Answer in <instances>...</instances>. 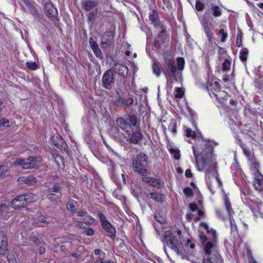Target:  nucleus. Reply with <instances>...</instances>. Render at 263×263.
Wrapping results in <instances>:
<instances>
[{
    "mask_svg": "<svg viewBox=\"0 0 263 263\" xmlns=\"http://www.w3.org/2000/svg\"><path fill=\"white\" fill-rule=\"evenodd\" d=\"M200 226L203 227L208 233L212 235V238L210 239L203 233L199 235L200 240L203 246L204 255L202 262L223 263L219 253L216 231L212 228L210 229L208 224L204 222H201Z\"/></svg>",
    "mask_w": 263,
    "mask_h": 263,
    "instance_id": "1",
    "label": "nucleus"
},
{
    "mask_svg": "<svg viewBox=\"0 0 263 263\" xmlns=\"http://www.w3.org/2000/svg\"><path fill=\"white\" fill-rule=\"evenodd\" d=\"M213 143L211 141H203L200 145V147L198 145L192 147L196 166L199 171H204L213 164Z\"/></svg>",
    "mask_w": 263,
    "mask_h": 263,
    "instance_id": "2",
    "label": "nucleus"
},
{
    "mask_svg": "<svg viewBox=\"0 0 263 263\" xmlns=\"http://www.w3.org/2000/svg\"><path fill=\"white\" fill-rule=\"evenodd\" d=\"M163 73L167 82H170L171 84L173 81L170 79L172 78L175 82H177L181 76V72L177 70L175 60L171 58L164 59Z\"/></svg>",
    "mask_w": 263,
    "mask_h": 263,
    "instance_id": "3",
    "label": "nucleus"
},
{
    "mask_svg": "<svg viewBox=\"0 0 263 263\" xmlns=\"http://www.w3.org/2000/svg\"><path fill=\"white\" fill-rule=\"evenodd\" d=\"M147 160V157L144 153L141 152L138 154L136 159L133 160V170L141 176H147L148 172L143 164Z\"/></svg>",
    "mask_w": 263,
    "mask_h": 263,
    "instance_id": "4",
    "label": "nucleus"
},
{
    "mask_svg": "<svg viewBox=\"0 0 263 263\" xmlns=\"http://www.w3.org/2000/svg\"><path fill=\"white\" fill-rule=\"evenodd\" d=\"M164 241L166 243L167 246L171 249L174 250L178 255H182V252L179 249L180 244L177 239V237L173 235L170 231L164 232L163 234Z\"/></svg>",
    "mask_w": 263,
    "mask_h": 263,
    "instance_id": "5",
    "label": "nucleus"
},
{
    "mask_svg": "<svg viewBox=\"0 0 263 263\" xmlns=\"http://www.w3.org/2000/svg\"><path fill=\"white\" fill-rule=\"evenodd\" d=\"M98 216L100 219L102 228L108 233V236L114 238L116 235V230L114 227L107 220L105 216L99 212Z\"/></svg>",
    "mask_w": 263,
    "mask_h": 263,
    "instance_id": "6",
    "label": "nucleus"
},
{
    "mask_svg": "<svg viewBox=\"0 0 263 263\" xmlns=\"http://www.w3.org/2000/svg\"><path fill=\"white\" fill-rule=\"evenodd\" d=\"M31 195L28 194L19 195L12 200L11 206L14 209L24 207L32 201V199L31 198Z\"/></svg>",
    "mask_w": 263,
    "mask_h": 263,
    "instance_id": "7",
    "label": "nucleus"
},
{
    "mask_svg": "<svg viewBox=\"0 0 263 263\" xmlns=\"http://www.w3.org/2000/svg\"><path fill=\"white\" fill-rule=\"evenodd\" d=\"M114 82L112 70L109 69L105 71L102 78V86L105 88L110 90Z\"/></svg>",
    "mask_w": 263,
    "mask_h": 263,
    "instance_id": "8",
    "label": "nucleus"
},
{
    "mask_svg": "<svg viewBox=\"0 0 263 263\" xmlns=\"http://www.w3.org/2000/svg\"><path fill=\"white\" fill-rule=\"evenodd\" d=\"M114 34L111 31H106L103 34L101 39V48H108L114 42Z\"/></svg>",
    "mask_w": 263,
    "mask_h": 263,
    "instance_id": "9",
    "label": "nucleus"
},
{
    "mask_svg": "<svg viewBox=\"0 0 263 263\" xmlns=\"http://www.w3.org/2000/svg\"><path fill=\"white\" fill-rule=\"evenodd\" d=\"M111 69L114 71L115 73H118L123 78H125L128 76V68L123 64L115 62Z\"/></svg>",
    "mask_w": 263,
    "mask_h": 263,
    "instance_id": "10",
    "label": "nucleus"
},
{
    "mask_svg": "<svg viewBox=\"0 0 263 263\" xmlns=\"http://www.w3.org/2000/svg\"><path fill=\"white\" fill-rule=\"evenodd\" d=\"M134 103L132 98H123L120 96L115 100V104L118 106L123 107L125 108H129Z\"/></svg>",
    "mask_w": 263,
    "mask_h": 263,
    "instance_id": "11",
    "label": "nucleus"
},
{
    "mask_svg": "<svg viewBox=\"0 0 263 263\" xmlns=\"http://www.w3.org/2000/svg\"><path fill=\"white\" fill-rule=\"evenodd\" d=\"M41 159L40 157L30 156L28 159V162L23 163L24 169L34 168L37 167V164L41 162Z\"/></svg>",
    "mask_w": 263,
    "mask_h": 263,
    "instance_id": "12",
    "label": "nucleus"
},
{
    "mask_svg": "<svg viewBox=\"0 0 263 263\" xmlns=\"http://www.w3.org/2000/svg\"><path fill=\"white\" fill-rule=\"evenodd\" d=\"M116 124L119 128L129 135L130 133L129 129L131 128V125L127 120L123 118L119 117L116 119Z\"/></svg>",
    "mask_w": 263,
    "mask_h": 263,
    "instance_id": "13",
    "label": "nucleus"
},
{
    "mask_svg": "<svg viewBox=\"0 0 263 263\" xmlns=\"http://www.w3.org/2000/svg\"><path fill=\"white\" fill-rule=\"evenodd\" d=\"M8 239L6 234L3 232L0 233V254L4 255L7 250Z\"/></svg>",
    "mask_w": 263,
    "mask_h": 263,
    "instance_id": "14",
    "label": "nucleus"
},
{
    "mask_svg": "<svg viewBox=\"0 0 263 263\" xmlns=\"http://www.w3.org/2000/svg\"><path fill=\"white\" fill-rule=\"evenodd\" d=\"M143 138V134L141 130L139 129L131 134L130 137L127 141L132 144H137L138 142L141 140Z\"/></svg>",
    "mask_w": 263,
    "mask_h": 263,
    "instance_id": "15",
    "label": "nucleus"
},
{
    "mask_svg": "<svg viewBox=\"0 0 263 263\" xmlns=\"http://www.w3.org/2000/svg\"><path fill=\"white\" fill-rule=\"evenodd\" d=\"M89 42L96 56L100 59H102L103 55L97 42L92 37L89 38Z\"/></svg>",
    "mask_w": 263,
    "mask_h": 263,
    "instance_id": "16",
    "label": "nucleus"
},
{
    "mask_svg": "<svg viewBox=\"0 0 263 263\" xmlns=\"http://www.w3.org/2000/svg\"><path fill=\"white\" fill-rule=\"evenodd\" d=\"M254 186L256 190L260 192L263 191V176L261 173L255 174Z\"/></svg>",
    "mask_w": 263,
    "mask_h": 263,
    "instance_id": "17",
    "label": "nucleus"
},
{
    "mask_svg": "<svg viewBox=\"0 0 263 263\" xmlns=\"http://www.w3.org/2000/svg\"><path fill=\"white\" fill-rule=\"evenodd\" d=\"M211 176H212V177H214L215 178V179L219 183H221V181L219 177V175L218 174V172L215 167L214 168H212V169L211 171H207L205 174V178L208 184L210 185V182L209 181V180L210 179Z\"/></svg>",
    "mask_w": 263,
    "mask_h": 263,
    "instance_id": "18",
    "label": "nucleus"
},
{
    "mask_svg": "<svg viewBox=\"0 0 263 263\" xmlns=\"http://www.w3.org/2000/svg\"><path fill=\"white\" fill-rule=\"evenodd\" d=\"M52 142L58 148L61 150L65 149L66 144L59 135H54L52 137Z\"/></svg>",
    "mask_w": 263,
    "mask_h": 263,
    "instance_id": "19",
    "label": "nucleus"
},
{
    "mask_svg": "<svg viewBox=\"0 0 263 263\" xmlns=\"http://www.w3.org/2000/svg\"><path fill=\"white\" fill-rule=\"evenodd\" d=\"M149 20L155 27H159L161 25L158 18V14L156 10H153L149 15Z\"/></svg>",
    "mask_w": 263,
    "mask_h": 263,
    "instance_id": "20",
    "label": "nucleus"
},
{
    "mask_svg": "<svg viewBox=\"0 0 263 263\" xmlns=\"http://www.w3.org/2000/svg\"><path fill=\"white\" fill-rule=\"evenodd\" d=\"M98 4L97 1L86 0L83 1L82 3L83 8L85 10L88 11L93 9Z\"/></svg>",
    "mask_w": 263,
    "mask_h": 263,
    "instance_id": "21",
    "label": "nucleus"
},
{
    "mask_svg": "<svg viewBox=\"0 0 263 263\" xmlns=\"http://www.w3.org/2000/svg\"><path fill=\"white\" fill-rule=\"evenodd\" d=\"M45 10L49 17H56L58 15L57 9L50 3L47 4L45 5Z\"/></svg>",
    "mask_w": 263,
    "mask_h": 263,
    "instance_id": "22",
    "label": "nucleus"
},
{
    "mask_svg": "<svg viewBox=\"0 0 263 263\" xmlns=\"http://www.w3.org/2000/svg\"><path fill=\"white\" fill-rule=\"evenodd\" d=\"M147 197H149L155 201L162 203L164 201V196L160 193L155 192H152L147 195Z\"/></svg>",
    "mask_w": 263,
    "mask_h": 263,
    "instance_id": "23",
    "label": "nucleus"
},
{
    "mask_svg": "<svg viewBox=\"0 0 263 263\" xmlns=\"http://www.w3.org/2000/svg\"><path fill=\"white\" fill-rule=\"evenodd\" d=\"M120 128L117 125V126H113L110 128L109 130V134L114 138L119 139L121 138L122 135V133L120 132Z\"/></svg>",
    "mask_w": 263,
    "mask_h": 263,
    "instance_id": "24",
    "label": "nucleus"
},
{
    "mask_svg": "<svg viewBox=\"0 0 263 263\" xmlns=\"http://www.w3.org/2000/svg\"><path fill=\"white\" fill-rule=\"evenodd\" d=\"M250 208L254 213H258L259 214H262L263 213L262 204L260 201H256L253 205H251Z\"/></svg>",
    "mask_w": 263,
    "mask_h": 263,
    "instance_id": "25",
    "label": "nucleus"
},
{
    "mask_svg": "<svg viewBox=\"0 0 263 263\" xmlns=\"http://www.w3.org/2000/svg\"><path fill=\"white\" fill-rule=\"evenodd\" d=\"M18 180L29 185H33L37 181L36 178L32 176L21 177Z\"/></svg>",
    "mask_w": 263,
    "mask_h": 263,
    "instance_id": "26",
    "label": "nucleus"
},
{
    "mask_svg": "<svg viewBox=\"0 0 263 263\" xmlns=\"http://www.w3.org/2000/svg\"><path fill=\"white\" fill-rule=\"evenodd\" d=\"M97 9H96L90 12L88 16V23L90 24V27H92L95 23V20L97 16Z\"/></svg>",
    "mask_w": 263,
    "mask_h": 263,
    "instance_id": "27",
    "label": "nucleus"
},
{
    "mask_svg": "<svg viewBox=\"0 0 263 263\" xmlns=\"http://www.w3.org/2000/svg\"><path fill=\"white\" fill-rule=\"evenodd\" d=\"M153 71L157 77H159L161 73L162 67L158 62H155L152 66Z\"/></svg>",
    "mask_w": 263,
    "mask_h": 263,
    "instance_id": "28",
    "label": "nucleus"
},
{
    "mask_svg": "<svg viewBox=\"0 0 263 263\" xmlns=\"http://www.w3.org/2000/svg\"><path fill=\"white\" fill-rule=\"evenodd\" d=\"M249 161L251 164L252 170L253 171V172L255 173V174L260 173L258 171L259 164L258 162L256 161L255 158H254L252 159V160H251Z\"/></svg>",
    "mask_w": 263,
    "mask_h": 263,
    "instance_id": "29",
    "label": "nucleus"
},
{
    "mask_svg": "<svg viewBox=\"0 0 263 263\" xmlns=\"http://www.w3.org/2000/svg\"><path fill=\"white\" fill-rule=\"evenodd\" d=\"M231 61L229 59H225L222 64V70L223 72H228L230 70Z\"/></svg>",
    "mask_w": 263,
    "mask_h": 263,
    "instance_id": "30",
    "label": "nucleus"
},
{
    "mask_svg": "<svg viewBox=\"0 0 263 263\" xmlns=\"http://www.w3.org/2000/svg\"><path fill=\"white\" fill-rule=\"evenodd\" d=\"M224 205L229 215L230 216L232 214H233V211L231 208V202L228 198L226 197H224Z\"/></svg>",
    "mask_w": 263,
    "mask_h": 263,
    "instance_id": "31",
    "label": "nucleus"
},
{
    "mask_svg": "<svg viewBox=\"0 0 263 263\" xmlns=\"http://www.w3.org/2000/svg\"><path fill=\"white\" fill-rule=\"evenodd\" d=\"M36 220L37 222H36V223L37 224H38V223L48 224L50 222L51 219L49 217H47L44 216H40L37 218Z\"/></svg>",
    "mask_w": 263,
    "mask_h": 263,
    "instance_id": "32",
    "label": "nucleus"
},
{
    "mask_svg": "<svg viewBox=\"0 0 263 263\" xmlns=\"http://www.w3.org/2000/svg\"><path fill=\"white\" fill-rule=\"evenodd\" d=\"M248 50L246 48H243L240 52V59L242 62H245L247 59Z\"/></svg>",
    "mask_w": 263,
    "mask_h": 263,
    "instance_id": "33",
    "label": "nucleus"
},
{
    "mask_svg": "<svg viewBox=\"0 0 263 263\" xmlns=\"http://www.w3.org/2000/svg\"><path fill=\"white\" fill-rule=\"evenodd\" d=\"M128 120L130 123L131 126H135L137 123V118L134 115H129L128 116Z\"/></svg>",
    "mask_w": 263,
    "mask_h": 263,
    "instance_id": "34",
    "label": "nucleus"
},
{
    "mask_svg": "<svg viewBox=\"0 0 263 263\" xmlns=\"http://www.w3.org/2000/svg\"><path fill=\"white\" fill-rule=\"evenodd\" d=\"M177 70L182 71L184 68V60L182 58H179L177 60Z\"/></svg>",
    "mask_w": 263,
    "mask_h": 263,
    "instance_id": "35",
    "label": "nucleus"
},
{
    "mask_svg": "<svg viewBox=\"0 0 263 263\" xmlns=\"http://www.w3.org/2000/svg\"><path fill=\"white\" fill-rule=\"evenodd\" d=\"M242 33L240 30H238L237 37H236V46L237 47H240L242 45Z\"/></svg>",
    "mask_w": 263,
    "mask_h": 263,
    "instance_id": "36",
    "label": "nucleus"
},
{
    "mask_svg": "<svg viewBox=\"0 0 263 263\" xmlns=\"http://www.w3.org/2000/svg\"><path fill=\"white\" fill-rule=\"evenodd\" d=\"M243 152L244 154L247 157L249 161L252 160V159L254 158L253 154L252 153V152L247 147L246 148H243Z\"/></svg>",
    "mask_w": 263,
    "mask_h": 263,
    "instance_id": "37",
    "label": "nucleus"
},
{
    "mask_svg": "<svg viewBox=\"0 0 263 263\" xmlns=\"http://www.w3.org/2000/svg\"><path fill=\"white\" fill-rule=\"evenodd\" d=\"M7 258L9 263H17L16 258L12 253L8 252Z\"/></svg>",
    "mask_w": 263,
    "mask_h": 263,
    "instance_id": "38",
    "label": "nucleus"
},
{
    "mask_svg": "<svg viewBox=\"0 0 263 263\" xmlns=\"http://www.w3.org/2000/svg\"><path fill=\"white\" fill-rule=\"evenodd\" d=\"M162 185V183L160 179L154 178V180L153 181L152 183L153 187L157 189H160Z\"/></svg>",
    "mask_w": 263,
    "mask_h": 263,
    "instance_id": "39",
    "label": "nucleus"
},
{
    "mask_svg": "<svg viewBox=\"0 0 263 263\" xmlns=\"http://www.w3.org/2000/svg\"><path fill=\"white\" fill-rule=\"evenodd\" d=\"M159 27L161 29V31L158 34V36H159V37L162 39V41L163 42L164 41L166 38L165 29L163 28V26L162 25L159 26Z\"/></svg>",
    "mask_w": 263,
    "mask_h": 263,
    "instance_id": "40",
    "label": "nucleus"
},
{
    "mask_svg": "<svg viewBox=\"0 0 263 263\" xmlns=\"http://www.w3.org/2000/svg\"><path fill=\"white\" fill-rule=\"evenodd\" d=\"M212 9L213 11V14L214 16L217 17L221 15V10L218 6H213Z\"/></svg>",
    "mask_w": 263,
    "mask_h": 263,
    "instance_id": "41",
    "label": "nucleus"
},
{
    "mask_svg": "<svg viewBox=\"0 0 263 263\" xmlns=\"http://www.w3.org/2000/svg\"><path fill=\"white\" fill-rule=\"evenodd\" d=\"M62 187L58 185L54 184L53 187H50L48 189V192L49 193L55 192L61 193Z\"/></svg>",
    "mask_w": 263,
    "mask_h": 263,
    "instance_id": "42",
    "label": "nucleus"
},
{
    "mask_svg": "<svg viewBox=\"0 0 263 263\" xmlns=\"http://www.w3.org/2000/svg\"><path fill=\"white\" fill-rule=\"evenodd\" d=\"M195 8L197 11H202L204 8V4L200 0H196Z\"/></svg>",
    "mask_w": 263,
    "mask_h": 263,
    "instance_id": "43",
    "label": "nucleus"
},
{
    "mask_svg": "<svg viewBox=\"0 0 263 263\" xmlns=\"http://www.w3.org/2000/svg\"><path fill=\"white\" fill-rule=\"evenodd\" d=\"M170 152L174 155V158L175 159L178 160L180 159V154H179L180 151L178 149H175V148H172L170 149Z\"/></svg>",
    "mask_w": 263,
    "mask_h": 263,
    "instance_id": "44",
    "label": "nucleus"
},
{
    "mask_svg": "<svg viewBox=\"0 0 263 263\" xmlns=\"http://www.w3.org/2000/svg\"><path fill=\"white\" fill-rule=\"evenodd\" d=\"M183 96V92L181 88H176L175 97L177 98H181Z\"/></svg>",
    "mask_w": 263,
    "mask_h": 263,
    "instance_id": "45",
    "label": "nucleus"
},
{
    "mask_svg": "<svg viewBox=\"0 0 263 263\" xmlns=\"http://www.w3.org/2000/svg\"><path fill=\"white\" fill-rule=\"evenodd\" d=\"M26 65L29 69L32 70H35L37 67V64L34 62H28L26 63Z\"/></svg>",
    "mask_w": 263,
    "mask_h": 263,
    "instance_id": "46",
    "label": "nucleus"
},
{
    "mask_svg": "<svg viewBox=\"0 0 263 263\" xmlns=\"http://www.w3.org/2000/svg\"><path fill=\"white\" fill-rule=\"evenodd\" d=\"M67 209L69 211L72 213H75L76 212V209L73 202H70L67 204Z\"/></svg>",
    "mask_w": 263,
    "mask_h": 263,
    "instance_id": "47",
    "label": "nucleus"
},
{
    "mask_svg": "<svg viewBox=\"0 0 263 263\" xmlns=\"http://www.w3.org/2000/svg\"><path fill=\"white\" fill-rule=\"evenodd\" d=\"M8 172L5 165H0V176L7 175Z\"/></svg>",
    "mask_w": 263,
    "mask_h": 263,
    "instance_id": "48",
    "label": "nucleus"
},
{
    "mask_svg": "<svg viewBox=\"0 0 263 263\" xmlns=\"http://www.w3.org/2000/svg\"><path fill=\"white\" fill-rule=\"evenodd\" d=\"M186 136L187 137L195 138L196 137V133L192 130L191 128L186 129Z\"/></svg>",
    "mask_w": 263,
    "mask_h": 263,
    "instance_id": "49",
    "label": "nucleus"
},
{
    "mask_svg": "<svg viewBox=\"0 0 263 263\" xmlns=\"http://www.w3.org/2000/svg\"><path fill=\"white\" fill-rule=\"evenodd\" d=\"M47 198L48 199L53 201L58 199L59 198V196L56 194L50 193L47 195Z\"/></svg>",
    "mask_w": 263,
    "mask_h": 263,
    "instance_id": "50",
    "label": "nucleus"
},
{
    "mask_svg": "<svg viewBox=\"0 0 263 263\" xmlns=\"http://www.w3.org/2000/svg\"><path fill=\"white\" fill-rule=\"evenodd\" d=\"M183 192L185 195L189 197H191L193 195V191L189 187H185L183 190Z\"/></svg>",
    "mask_w": 263,
    "mask_h": 263,
    "instance_id": "51",
    "label": "nucleus"
},
{
    "mask_svg": "<svg viewBox=\"0 0 263 263\" xmlns=\"http://www.w3.org/2000/svg\"><path fill=\"white\" fill-rule=\"evenodd\" d=\"M168 129L170 131L175 134L177 132L176 124L173 122L171 123L168 126Z\"/></svg>",
    "mask_w": 263,
    "mask_h": 263,
    "instance_id": "52",
    "label": "nucleus"
},
{
    "mask_svg": "<svg viewBox=\"0 0 263 263\" xmlns=\"http://www.w3.org/2000/svg\"><path fill=\"white\" fill-rule=\"evenodd\" d=\"M219 33L222 35V37L221 39V42H224L228 36L227 33L224 32L223 29H220L219 30Z\"/></svg>",
    "mask_w": 263,
    "mask_h": 263,
    "instance_id": "53",
    "label": "nucleus"
},
{
    "mask_svg": "<svg viewBox=\"0 0 263 263\" xmlns=\"http://www.w3.org/2000/svg\"><path fill=\"white\" fill-rule=\"evenodd\" d=\"M246 254H247V256L248 258V259H250L249 261L250 263H251V262L253 261V260H255L252 257V255L251 250L248 248H247Z\"/></svg>",
    "mask_w": 263,
    "mask_h": 263,
    "instance_id": "54",
    "label": "nucleus"
},
{
    "mask_svg": "<svg viewBox=\"0 0 263 263\" xmlns=\"http://www.w3.org/2000/svg\"><path fill=\"white\" fill-rule=\"evenodd\" d=\"M29 240L33 241L35 243V244L37 246L39 245H40L41 243L40 240L39 239L38 237L36 236H33L30 237L29 238Z\"/></svg>",
    "mask_w": 263,
    "mask_h": 263,
    "instance_id": "55",
    "label": "nucleus"
},
{
    "mask_svg": "<svg viewBox=\"0 0 263 263\" xmlns=\"http://www.w3.org/2000/svg\"><path fill=\"white\" fill-rule=\"evenodd\" d=\"M230 224L232 231H237V227L235 220L230 217Z\"/></svg>",
    "mask_w": 263,
    "mask_h": 263,
    "instance_id": "56",
    "label": "nucleus"
},
{
    "mask_svg": "<svg viewBox=\"0 0 263 263\" xmlns=\"http://www.w3.org/2000/svg\"><path fill=\"white\" fill-rule=\"evenodd\" d=\"M86 224V222H82L81 221H78L77 222V226L81 229H85Z\"/></svg>",
    "mask_w": 263,
    "mask_h": 263,
    "instance_id": "57",
    "label": "nucleus"
},
{
    "mask_svg": "<svg viewBox=\"0 0 263 263\" xmlns=\"http://www.w3.org/2000/svg\"><path fill=\"white\" fill-rule=\"evenodd\" d=\"M204 32L206 33L209 40H211L213 35V33L211 30V28L205 30Z\"/></svg>",
    "mask_w": 263,
    "mask_h": 263,
    "instance_id": "58",
    "label": "nucleus"
},
{
    "mask_svg": "<svg viewBox=\"0 0 263 263\" xmlns=\"http://www.w3.org/2000/svg\"><path fill=\"white\" fill-rule=\"evenodd\" d=\"M85 232L86 234L88 236L92 235L95 232L93 229L89 227H87L85 228Z\"/></svg>",
    "mask_w": 263,
    "mask_h": 263,
    "instance_id": "59",
    "label": "nucleus"
},
{
    "mask_svg": "<svg viewBox=\"0 0 263 263\" xmlns=\"http://www.w3.org/2000/svg\"><path fill=\"white\" fill-rule=\"evenodd\" d=\"M3 126L5 127H8L10 126L9 121L6 118L2 119L1 120Z\"/></svg>",
    "mask_w": 263,
    "mask_h": 263,
    "instance_id": "60",
    "label": "nucleus"
},
{
    "mask_svg": "<svg viewBox=\"0 0 263 263\" xmlns=\"http://www.w3.org/2000/svg\"><path fill=\"white\" fill-rule=\"evenodd\" d=\"M189 208L192 212L196 211L198 209L197 205L195 203H190L189 204Z\"/></svg>",
    "mask_w": 263,
    "mask_h": 263,
    "instance_id": "61",
    "label": "nucleus"
},
{
    "mask_svg": "<svg viewBox=\"0 0 263 263\" xmlns=\"http://www.w3.org/2000/svg\"><path fill=\"white\" fill-rule=\"evenodd\" d=\"M202 24L204 31L211 28L208 22L206 20H203Z\"/></svg>",
    "mask_w": 263,
    "mask_h": 263,
    "instance_id": "62",
    "label": "nucleus"
},
{
    "mask_svg": "<svg viewBox=\"0 0 263 263\" xmlns=\"http://www.w3.org/2000/svg\"><path fill=\"white\" fill-rule=\"evenodd\" d=\"M143 177L142 178V181L146 182L147 183H149V182H151V181L152 180V177H147L146 176H142Z\"/></svg>",
    "mask_w": 263,
    "mask_h": 263,
    "instance_id": "63",
    "label": "nucleus"
},
{
    "mask_svg": "<svg viewBox=\"0 0 263 263\" xmlns=\"http://www.w3.org/2000/svg\"><path fill=\"white\" fill-rule=\"evenodd\" d=\"M155 220L157 221V222H160V223L162 224L164 222V219L163 218L159 216H157V215H156L155 216Z\"/></svg>",
    "mask_w": 263,
    "mask_h": 263,
    "instance_id": "64",
    "label": "nucleus"
}]
</instances>
